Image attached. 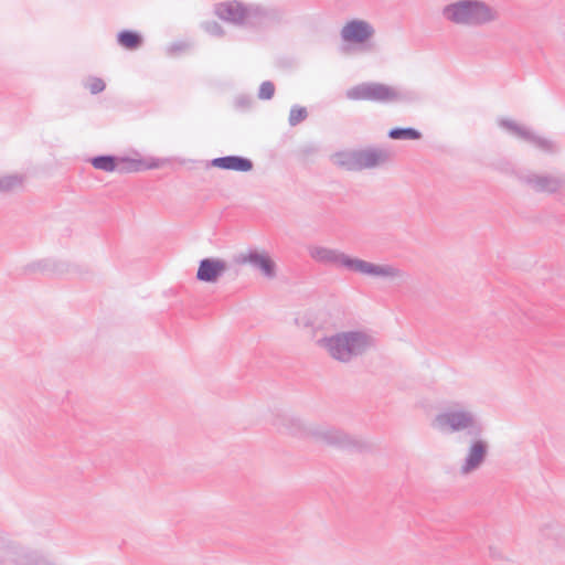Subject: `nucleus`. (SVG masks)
Masks as SVG:
<instances>
[{
	"instance_id": "obj_1",
	"label": "nucleus",
	"mask_w": 565,
	"mask_h": 565,
	"mask_svg": "<svg viewBox=\"0 0 565 565\" xmlns=\"http://www.w3.org/2000/svg\"><path fill=\"white\" fill-rule=\"evenodd\" d=\"M445 15L455 23H483L494 18L490 8L477 1H460L448 6Z\"/></svg>"
},
{
	"instance_id": "obj_13",
	"label": "nucleus",
	"mask_w": 565,
	"mask_h": 565,
	"mask_svg": "<svg viewBox=\"0 0 565 565\" xmlns=\"http://www.w3.org/2000/svg\"><path fill=\"white\" fill-rule=\"evenodd\" d=\"M92 164L99 170L114 171L117 168L113 157H97L92 160Z\"/></svg>"
},
{
	"instance_id": "obj_10",
	"label": "nucleus",
	"mask_w": 565,
	"mask_h": 565,
	"mask_svg": "<svg viewBox=\"0 0 565 565\" xmlns=\"http://www.w3.org/2000/svg\"><path fill=\"white\" fill-rule=\"evenodd\" d=\"M120 163L122 164L121 169L127 171H140L146 169L158 168L162 164L161 161H151L145 162L139 159H121Z\"/></svg>"
},
{
	"instance_id": "obj_17",
	"label": "nucleus",
	"mask_w": 565,
	"mask_h": 565,
	"mask_svg": "<svg viewBox=\"0 0 565 565\" xmlns=\"http://www.w3.org/2000/svg\"><path fill=\"white\" fill-rule=\"evenodd\" d=\"M307 117V110L303 107H295L290 110L289 121L291 125H297Z\"/></svg>"
},
{
	"instance_id": "obj_2",
	"label": "nucleus",
	"mask_w": 565,
	"mask_h": 565,
	"mask_svg": "<svg viewBox=\"0 0 565 565\" xmlns=\"http://www.w3.org/2000/svg\"><path fill=\"white\" fill-rule=\"evenodd\" d=\"M331 356L339 361H348L352 355L359 354L365 347V341L358 333H342L326 340Z\"/></svg>"
},
{
	"instance_id": "obj_9",
	"label": "nucleus",
	"mask_w": 565,
	"mask_h": 565,
	"mask_svg": "<svg viewBox=\"0 0 565 565\" xmlns=\"http://www.w3.org/2000/svg\"><path fill=\"white\" fill-rule=\"evenodd\" d=\"M484 454H486V446L480 441L475 443L470 448V451H469V455L467 458V462L465 466V471L468 472V471L475 469L476 467H478L481 463V461L484 457Z\"/></svg>"
},
{
	"instance_id": "obj_8",
	"label": "nucleus",
	"mask_w": 565,
	"mask_h": 565,
	"mask_svg": "<svg viewBox=\"0 0 565 565\" xmlns=\"http://www.w3.org/2000/svg\"><path fill=\"white\" fill-rule=\"evenodd\" d=\"M213 166L235 171H248L252 169V162L247 159L239 157H224L217 158L213 161Z\"/></svg>"
},
{
	"instance_id": "obj_15",
	"label": "nucleus",
	"mask_w": 565,
	"mask_h": 565,
	"mask_svg": "<svg viewBox=\"0 0 565 565\" xmlns=\"http://www.w3.org/2000/svg\"><path fill=\"white\" fill-rule=\"evenodd\" d=\"M228 14L233 15V21L239 22L245 18V9L238 3H231L226 7Z\"/></svg>"
},
{
	"instance_id": "obj_4",
	"label": "nucleus",
	"mask_w": 565,
	"mask_h": 565,
	"mask_svg": "<svg viewBox=\"0 0 565 565\" xmlns=\"http://www.w3.org/2000/svg\"><path fill=\"white\" fill-rule=\"evenodd\" d=\"M343 264L354 271L372 276H394L396 270L388 266H379L361 259L344 258Z\"/></svg>"
},
{
	"instance_id": "obj_16",
	"label": "nucleus",
	"mask_w": 565,
	"mask_h": 565,
	"mask_svg": "<svg viewBox=\"0 0 565 565\" xmlns=\"http://www.w3.org/2000/svg\"><path fill=\"white\" fill-rule=\"evenodd\" d=\"M85 85H86V88L92 94L100 93L105 88L104 81L102 78H98V77H90V78H88Z\"/></svg>"
},
{
	"instance_id": "obj_18",
	"label": "nucleus",
	"mask_w": 565,
	"mask_h": 565,
	"mask_svg": "<svg viewBox=\"0 0 565 565\" xmlns=\"http://www.w3.org/2000/svg\"><path fill=\"white\" fill-rule=\"evenodd\" d=\"M275 93V86L270 82H265L260 85L259 88V97L262 99H269L274 96Z\"/></svg>"
},
{
	"instance_id": "obj_11",
	"label": "nucleus",
	"mask_w": 565,
	"mask_h": 565,
	"mask_svg": "<svg viewBox=\"0 0 565 565\" xmlns=\"http://www.w3.org/2000/svg\"><path fill=\"white\" fill-rule=\"evenodd\" d=\"M118 43L127 50H136L142 42V38L135 31H122L117 36Z\"/></svg>"
},
{
	"instance_id": "obj_5",
	"label": "nucleus",
	"mask_w": 565,
	"mask_h": 565,
	"mask_svg": "<svg viewBox=\"0 0 565 565\" xmlns=\"http://www.w3.org/2000/svg\"><path fill=\"white\" fill-rule=\"evenodd\" d=\"M372 33V28L363 21H351L342 29V38L349 42H364Z\"/></svg>"
},
{
	"instance_id": "obj_14",
	"label": "nucleus",
	"mask_w": 565,
	"mask_h": 565,
	"mask_svg": "<svg viewBox=\"0 0 565 565\" xmlns=\"http://www.w3.org/2000/svg\"><path fill=\"white\" fill-rule=\"evenodd\" d=\"M390 137L393 139H418L420 134L413 128L405 129H392L390 131Z\"/></svg>"
},
{
	"instance_id": "obj_7",
	"label": "nucleus",
	"mask_w": 565,
	"mask_h": 565,
	"mask_svg": "<svg viewBox=\"0 0 565 565\" xmlns=\"http://www.w3.org/2000/svg\"><path fill=\"white\" fill-rule=\"evenodd\" d=\"M439 425L444 429L459 430L470 425L471 418L463 413H449L438 418Z\"/></svg>"
},
{
	"instance_id": "obj_12",
	"label": "nucleus",
	"mask_w": 565,
	"mask_h": 565,
	"mask_svg": "<svg viewBox=\"0 0 565 565\" xmlns=\"http://www.w3.org/2000/svg\"><path fill=\"white\" fill-rule=\"evenodd\" d=\"M250 262H253L262 270V273L265 276H268V277L273 276L275 265L271 262V259H269L267 256L254 255V256H250Z\"/></svg>"
},
{
	"instance_id": "obj_6",
	"label": "nucleus",
	"mask_w": 565,
	"mask_h": 565,
	"mask_svg": "<svg viewBox=\"0 0 565 565\" xmlns=\"http://www.w3.org/2000/svg\"><path fill=\"white\" fill-rule=\"evenodd\" d=\"M225 265L217 259H204L201 262L196 277L201 281H215L224 271Z\"/></svg>"
},
{
	"instance_id": "obj_3",
	"label": "nucleus",
	"mask_w": 565,
	"mask_h": 565,
	"mask_svg": "<svg viewBox=\"0 0 565 565\" xmlns=\"http://www.w3.org/2000/svg\"><path fill=\"white\" fill-rule=\"evenodd\" d=\"M352 99L386 100L394 96L391 88L379 84L360 85L349 92Z\"/></svg>"
}]
</instances>
